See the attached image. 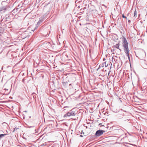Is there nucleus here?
<instances>
[{"instance_id": "f257e3e1", "label": "nucleus", "mask_w": 147, "mask_h": 147, "mask_svg": "<svg viewBox=\"0 0 147 147\" xmlns=\"http://www.w3.org/2000/svg\"><path fill=\"white\" fill-rule=\"evenodd\" d=\"M122 45L123 47L124 52L128 57V59L130 60V57L128 48V43L126 38L124 37H123L122 38Z\"/></svg>"}, {"instance_id": "f03ea898", "label": "nucleus", "mask_w": 147, "mask_h": 147, "mask_svg": "<svg viewBox=\"0 0 147 147\" xmlns=\"http://www.w3.org/2000/svg\"><path fill=\"white\" fill-rule=\"evenodd\" d=\"M120 43L119 42L118 43L116 44L114 46V48L111 50V52L113 54H115L116 55H119L121 53V49L120 47Z\"/></svg>"}, {"instance_id": "7ed1b4c3", "label": "nucleus", "mask_w": 147, "mask_h": 147, "mask_svg": "<svg viewBox=\"0 0 147 147\" xmlns=\"http://www.w3.org/2000/svg\"><path fill=\"white\" fill-rule=\"evenodd\" d=\"M75 115V112L72 111L71 112H69L67 113L66 114L64 115L63 117H69L71 116H74Z\"/></svg>"}, {"instance_id": "20e7f679", "label": "nucleus", "mask_w": 147, "mask_h": 147, "mask_svg": "<svg viewBox=\"0 0 147 147\" xmlns=\"http://www.w3.org/2000/svg\"><path fill=\"white\" fill-rule=\"evenodd\" d=\"M105 132V131L104 130H98L96 131L95 135L98 137L102 135Z\"/></svg>"}, {"instance_id": "39448f33", "label": "nucleus", "mask_w": 147, "mask_h": 147, "mask_svg": "<svg viewBox=\"0 0 147 147\" xmlns=\"http://www.w3.org/2000/svg\"><path fill=\"white\" fill-rule=\"evenodd\" d=\"M7 134H1L0 135V138L3 136H5L7 135Z\"/></svg>"}, {"instance_id": "423d86ee", "label": "nucleus", "mask_w": 147, "mask_h": 147, "mask_svg": "<svg viewBox=\"0 0 147 147\" xmlns=\"http://www.w3.org/2000/svg\"><path fill=\"white\" fill-rule=\"evenodd\" d=\"M137 15V12L136 11H135L134 13V16L135 17H136Z\"/></svg>"}, {"instance_id": "0eeeda50", "label": "nucleus", "mask_w": 147, "mask_h": 147, "mask_svg": "<svg viewBox=\"0 0 147 147\" xmlns=\"http://www.w3.org/2000/svg\"><path fill=\"white\" fill-rule=\"evenodd\" d=\"M122 17H123V18H126V19H127V18L126 17H125V16H124V14H123L122 15Z\"/></svg>"}]
</instances>
